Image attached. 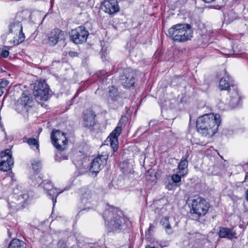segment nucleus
Listing matches in <instances>:
<instances>
[{
	"label": "nucleus",
	"instance_id": "nucleus-1",
	"mask_svg": "<svg viewBox=\"0 0 248 248\" xmlns=\"http://www.w3.org/2000/svg\"><path fill=\"white\" fill-rule=\"evenodd\" d=\"M220 123L221 119L219 114H205L198 118L196 127L198 132L202 136L211 137L217 132Z\"/></svg>",
	"mask_w": 248,
	"mask_h": 248
},
{
	"label": "nucleus",
	"instance_id": "nucleus-2",
	"mask_svg": "<svg viewBox=\"0 0 248 248\" xmlns=\"http://www.w3.org/2000/svg\"><path fill=\"white\" fill-rule=\"evenodd\" d=\"M103 218L108 229L112 232H119L124 229L125 224L128 222L121 211L113 207L108 208L105 211Z\"/></svg>",
	"mask_w": 248,
	"mask_h": 248
},
{
	"label": "nucleus",
	"instance_id": "nucleus-3",
	"mask_svg": "<svg viewBox=\"0 0 248 248\" xmlns=\"http://www.w3.org/2000/svg\"><path fill=\"white\" fill-rule=\"evenodd\" d=\"M24 20L23 12H18L16 16L9 20L8 25V33L9 34L14 35L13 44L17 45L22 43L25 39V36L23 32L22 22Z\"/></svg>",
	"mask_w": 248,
	"mask_h": 248
},
{
	"label": "nucleus",
	"instance_id": "nucleus-4",
	"mask_svg": "<svg viewBox=\"0 0 248 248\" xmlns=\"http://www.w3.org/2000/svg\"><path fill=\"white\" fill-rule=\"evenodd\" d=\"M193 31L191 26L186 24H177L170 28L167 35L173 41L185 42L191 40Z\"/></svg>",
	"mask_w": 248,
	"mask_h": 248
},
{
	"label": "nucleus",
	"instance_id": "nucleus-5",
	"mask_svg": "<svg viewBox=\"0 0 248 248\" xmlns=\"http://www.w3.org/2000/svg\"><path fill=\"white\" fill-rule=\"evenodd\" d=\"M209 208V203L202 197L192 199L191 203L190 212L198 217L205 216Z\"/></svg>",
	"mask_w": 248,
	"mask_h": 248
},
{
	"label": "nucleus",
	"instance_id": "nucleus-6",
	"mask_svg": "<svg viewBox=\"0 0 248 248\" xmlns=\"http://www.w3.org/2000/svg\"><path fill=\"white\" fill-rule=\"evenodd\" d=\"M33 93L37 101H46L49 97L50 89L45 81H36L34 83Z\"/></svg>",
	"mask_w": 248,
	"mask_h": 248
},
{
	"label": "nucleus",
	"instance_id": "nucleus-7",
	"mask_svg": "<svg viewBox=\"0 0 248 248\" xmlns=\"http://www.w3.org/2000/svg\"><path fill=\"white\" fill-rule=\"evenodd\" d=\"M32 105L31 97L27 92H24L17 100L15 105V109L18 113L24 114L29 111Z\"/></svg>",
	"mask_w": 248,
	"mask_h": 248
},
{
	"label": "nucleus",
	"instance_id": "nucleus-8",
	"mask_svg": "<svg viewBox=\"0 0 248 248\" xmlns=\"http://www.w3.org/2000/svg\"><path fill=\"white\" fill-rule=\"evenodd\" d=\"M51 139L53 145L59 151H63L68 142L65 134L59 130L53 129L51 133Z\"/></svg>",
	"mask_w": 248,
	"mask_h": 248
},
{
	"label": "nucleus",
	"instance_id": "nucleus-9",
	"mask_svg": "<svg viewBox=\"0 0 248 248\" xmlns=\"http://www.w3.org/2000/svg\"><path fill=\"white\" fill-rule=\"evenodd\" d=\"M89 34L88 31L84 27L79 26L71 31L70 37L75 44H81L86 42Z\"/></svg>",
	"mask_w": 248,
	"mask_h": 248
},
{
	"label": "nucleus",
	"instance_id": "nucleus-10",
	"mask_svg": "<svg viewBox=\"0 0 248 248\" xmlns=\"http://www.w3.org/2000/svg\"><path fill=\"white\" fill-rule=\"evenodd\" d=\"M120 80L123 86L130 88L133 86L135 83V73L130 68L124 69L123 74L121 75Z\"/></svg>",
	"mask_w": 248,
	"mask_h": 248
},
{
	"label": "nucleus",
	"instance_id": "nucleus-11",
	"mask_svg": "<svg viewBox=\"0 0 248 248\" xmlns=\"http://www.w3.org/2000/svg\"><path fill=\"white\" fill-rule=\"evenodd\" d=\"M41 186L46 190L47 195L49 198L53 201V206L57 202V197L63 190L59 191V190L54 187L51 182L48 180H44L41 184Z\"/></svg>",
	"mask_w": 248,
	"mask_h": 248
},
{
	"label": "nucleus",
	"instance_id": "nucleus-12",
	"mask_svg": "<svg viewBox=\"0 0 248 248\" xmlns=\"http://www.w3.org/2000/svg\"><path fill=\"white\" fill-rule=\"evenodd\" d=\"M108 104L113 109H116L122 105L118 89L113 86L109 88Z\"/></svg>",
	"mask_w": 248,
	"mask_h": 248
},
{
	"label": "nucleus",
	"instance_id": "nucleus-13",
	"mask_svg": "<svg viewBox=\"0 0 248 248\" xmlns=\"http://www.w3.org/2000/svg\"><path fill=\"white\" fill-rule=\"evenodd\" d=\"M100 9L109 15H113L119 10L116 0H105L100 5Z\"/></svg>",
	"mask_w": 248,
	"mask_h": 248
},
{
	"label": "nucleus",
	"instance_id": "nucleus-14",
	"mask_svg": "<svg viewBox=\"0 0 248 248\" xmlns=\"http://www.w3.org/2000/svg\"><path fill=\"white\" fill-rule=\"evenodd\" d=\"M65 38L64 32L57 28L51 31L48 36V43L51 46H55L57 43Z\"/></svg>",
	"mask_w": 248,
	"mask_h": 248
},
{
	"label": "nucleus",
	"instance_id": "nucleus-15",
	"mask_svg": "<svg viewBox=\"0 0 248 248\" xmlns=\"http://www.w3.org/2000/svg\"><path fill=\"white\" fill-rule=\"evenodd\" d=\"M118 124L117 126L108 137L107 140L109 142L113 150L115 152L117 150L118 145V137L122 132L121 126Z\"/></svg>",
	"mask_w": 248,
	"mask_h": 248
},
{
	"label": "nucleus",
	"instance_id": "nucleus-16",
	"mask_svg": "<svg viewBox=\"0 0 248 248\" xmlns=\"http://www.w3.org/2000/svg\"><path fill=\"white\" fill-rule=\"evenodd\" d=\"M103 156H98L94 158L92 162L91 165L90 167V171L93 173L95 174L98 173L102 168L103 167L106 163V159L103 158L102 159Z\"/></svg>",
	"mask_w": 248,
	"mask_h": 248
},
{
	"label": "nucleus",
	"instance_id": "nucleus-17",
	"mask_svg": "<svg viewBox=\"0 0 248 248\" xmlns=\"http://www.w3.org/2000/svg\"><path fill=\"white\" fill-rule=\"evenodd\" d=\"M95 114L91 109H87L83 117V124L85 127L90 128L95 124Z\"/></svg>",
	"mask_w": 248,
	"mask_h": 248
},
{
	"label": "nucleus",
	"instance_id": "nucleus-18",
	"mask_svg": "<svg viewBox=\"0 0 248 248\" xmlns=\"http://www.w3.org/2000/svg\"><path fill=\"white\" fill-rule=\"evenodd\" d=\"M218 235L220 238H225L230 240L233 238H237L235 231L229 228L220 227Z\"/></svg>",
	"mask_w": 248,
	"mask_h": 248
},
{
	"label": "nucleus",
	"instance_id": "nucleus-19",
	"mask_svg": "<svg viewBox=\"0 0 248 248\" xmlns=\"http://www.w3.org/2000/svg\"><path fill=\"white\" fill-rule=\"evenodd\" d=\"M232 89H230L229 93H230V105L231 108H234L237 106L240 101V96L238 93V91L232 86Z\"/></svg>",
	"mask_w": 248,
	"mask_h": 248
},
{
	"label": "nucleus",
	"instance_id": "nucleus-20",
	"mask_svg": "<svg viewBox=\"0 0 248 248\" xmlns=\"http://www.w3.org/2000/svg\"><path fill=\"white\" fill-rule=\"evenodd\" d=\"M188 156L189 155L187 153L182 157L178 165V171L177 173L183 176H184L187 173L188 161L187 160V158Z\"/></svg>",
	"mask_w": 248,
	"mask_h": 248
},
{
	"label": "nucleus",
	"instance_id": "nucleus-21",
	"mask_svg": "<svg viewBox=\"0 0 248 248\" xmlns=\"http://www.w3.org/2000/svg\"><path fill=\"white\" fill-rule=\"evenodd\" d=\"M29 198V194L28 192L26 191L24 193L17 195L18 203L16 205H12L9 204L10 208H13V211H17L20 206H23V204L27 202ZM14 204H16L15 203Z\"/></svg>",
	"mask_w": 248,
	"mask_h": 248
},
{
	"label": "nucleus",
	"instance_id": "nucleus-22",
	"mask_svg": "<svg viewBox=\"0 0 248 248\" xmlns=\"http://www.w3.org/2000/svg\"><path fill=\"white\" fill-rule=\"evenodd\" d=\"M10 160H14L11 149H7L0 153V166H2L3 169L4 168V166L2 163ZM6 167H5V169H6Z\"/></svg>",
	"mask_w": 248,
	"mask_h": 248
},
{
	"label": "nucleus",
	"instance_id": "nucleus-23",
	"mask_svg": "<svg viewBox=\"0 0 248 248\" xmlns=\"http://www.w3.org/2000/svg\"><path fill=\"white\" fill-rule=\"evenodd\" d=\"M229 80V76L225 72V77L221 78L219 83V87L221 90H228L229 92L230 91L231 88H230Z\"/></svg>",
	"mask_w": 248,
	"mask_h": 248
},
{
	"label": "nucleus",
	"instance_id": "nucleus-24",
	"mask_svg": "<svg viewBox=\"0 0 248 248\" xmlns=\"http://www.w3.org/2000/svg\"><path fill=\"white\" fill-rule=\"evenodd\" d=\"M7 248H27L26 244L18 239H14L9 243Z\"/></svg>",
	"mask_w": 248,
	"mask_h": 248
},
{
	"label": "nucleus",
	"instance_id": "nucleus-25",
	"mask_svg": "<svg viewBox=\"0 0 248 248\" xmlns=\"http://www.w3.org/2000/svg\"><path fill=\"white\" fill-rule=\"evenodd\" d=\"M120 166L123 173L127 174L131 172V168L130 167V165L127 162H123L120 163Z\"/></svg>",
	"mask_w": 248,
	"mask_h": 248
},
{
	"label": "nucleus",
	"instance_id": "nucleus-26",
	"mask_svg": "<svg viewBox=\"0 0 248 248\" xmlns=\"http://www.w3.org/2000/svg\"><path fill=\"white\" fill-rule=\"evenodd\" d=\"M3 165L4 166V168L7 167L6 169L2 168V166H0V170L6 171L9 170H11L12 168V167L14 166V160H10V161L8 162L4 161V163H2Z\"/></svg>",
	"mask_w": 248,
	"mask_h": 248
},
{
	"label": "nucleus",
	"instance_id": "nucleus-27",
	"mask_svg": "<svg viewBox=\"0 0 248 248\" xmlns=\"http://www.w3.org/2000/svg\"><path fill=\"white\" fill-rule=\"evenodd\" d=\"M28 144L31 147H35L36 149H39V142L37 140L34 138H31L28 139L27 140Z\"/></svg>",
	"mask_w": 248,
	"mask_h": 248
},
{
	"label": "nucleus",
	"instance_id": "nucleus-28",
	"mask_svg": "<svg viewBox=\"0 0 248 248\" xmlns=\"http://www.w3.org/2000/svg\"><path fill=\"white\" fill-rule=\"evenodd\" d=\"M9 83V81L5 79L0 81V96L4 93Z\"/></svg>",
	"mask_w": 248,
	"mask_h": 248
},
{
	"label": "nucleus",
	"instance_id": "nucleus-29",
	"mask_svg": "<svg viewBox=\"0 0 248 248\" xmlns=\"http://www.w3.org/2000/svg\"><path fill=\"white\" fill-rule=\"evenodd\" d=\"M32 167L33 170L36 172H39L41 169L42 164L40 160H33L32 162Z\"/></svg>",
	"mask_w": 248,
	"mask_h": 248
},
{
	"label": "nucleus",
	"instance_id": "nucleus-30",
	"mask_svg": "<svg viewBox=\"0 0 248 248\" xmlns=\"http://www.w3.org/2000/svg\"><path fill=\"white\" fill-rule=\"evenodd\" d=\"M62 151H59L56 154L55 159L56 161L60 162L63 160H66L68 159V156L65 155H62L61 153Z\"/></svg>",
	"mask_w": 248,
	"mask_h": 248
},
{
	"label": "nucleus",
	"instance_id": "nucleus-31",
	"mask_svg": "<svg viewBox=\"0 0 248 248\" xmlns=\"http://www.w3.org/2000/svg\"><path fill=\"white\" fill-rule=\"evenodd\" d=\"M181 176L179 173L173 174L171 176V180L173 183H178L181 182Z\"/></svg>",
	"mask_w": 248,
	"mask_h": 248
},
{
	"label": "nucleus",
	"instance_id": "nucleus-32",
	"mask_svg": "<svg viewBox=\"0 0 248 248\" xmlns=\"http://www.w3.org/2000/svg\"><path fill=\"white\" fill-rule=\"evenodd\" d=\"M9 54V51L5 49H2L0 52V56L3 58H7Z\"/></svg>",
	"mask_w": 248,
	"mask_h": 248
},
{
	"label": "nucleus",
	"instance_id": "nucleus-33",
	"mask_svg": "<svg viewBox=\"0 0 248 248\" xmlns=\"http://www.w3.org/2000/svg\"><path fill=\"white\" fill-rule=\"evenodd\" d=\"M58 248H68L67 247L66 243L62 240H60L58 243Z\"/></svg>",
	"mask_w": 248,
	"mask_h": 248
},
{
	"label": "nucleus",
	"instance_id": "nucleus-34",
	"mask_svg": "<svg viewBox=\"0 0 248 248\" xmlns=\"http://www.w3.org/2000/svg\"><path fill=\"white\" fill-rule=\"evenodd\" d=\"M167 232L169 234H172L173 232V231L171 229V226L170 224H167L166 226H165L164 227Z\"/></svg>",
	"mask_w": 248,
	"mask_h": 248
},
{
	"label": "nucleus",
	"instance_id": "nucleus-35",
	"mask_svg": "<svg viewBox=\"0 0 248 248\" xmlns=\"http://www.w3.org/2000/svg\"><path fill=\"white\" fill-rule=\"evenodd\" d=\"M161 223H162V225L163 226V227H164L165 226H166L167 224H169V218L167 217H163L161 219Z\"/></svg>",
	"mask_w": 248,
	"mask_h": 248
},
{
	"label": "nucleus",
	"instance_id": "nucleus-36",
	"mask_svg": "<svg viewBox=\"0 0 248 248\" xmlns=\"http://www.w3.org/2000/svg\"><path fill=\"white\" fill-rule=\"evenodd\" d=\"M107 74L105 70H101L99 73H97V75L100 77V78H103V77L105 76V75Z\"/></svg>",
	"mask_w": 248,
	"mask_h": 248
},
{
	"label": "nucleus",
	"instance_id": "nucleus-37",
	"mask_svg": "<svg viewBox=\"0 0 248 248\" xmlns=\"http://www.w3.org/2000/svg\"><path fill=\"white\" fill-rule=\"evenodd\" d=\"M69 55L71 57H76L78 56V53L71 51L69 52Z\"/></svg>",
	"mask_w": 248,
	"mask_h": 248
},
{
	"label": "nucleus",
	"instance_id": "nucleus-38",
	"mask_svg": "<svg viewBox=\"0 0 248 248\" xmlns=\"http://www.w3.org/2000/svg\"><path fill=\"white\" fill-rule=\"evenodd\" d=\"M204 1L207 3H210L214 1L215 0H203Z\"/></svg>",
	"mask_w": 248,
	"mask_h": 248
},
{
	"label": "nucleus",
	"instance_id": "nucleus-39",
	"mask_svg": "<svg viewBox=\"0 0 248 248\" xmlns=\"http://www.w3.org/2000/svg\"><path fill=\"white\" fill-rule=\"evenodd\" d=\"M245 179H248V172L246 175Z\"/></svg>",
	"mask_w": 248,
	"mask_h": 248
},
{
	"label": "nucleus",
	"instance_id": "nucleus-40",
	"mask_svg": "<svg viewBox=\"0 0 248 248\" xmlns=\"http://www.w3.org/2000/svg\"><path fill=\"white\" fill-rule=\"evenodd\" d=\"M10 176H11V177H12L14 176V173H11L10 174Z\"/></svg>",
	"mask_w": 248,
	"mask_h": 248
},
{
	"label": "nucleus",
	"instance_id": "nucleus-41",
	"mask_svg": "<svg viewBox=\"0 0 248 248\" xmlns=\"http://www.w3.org/2000/svg\"><path fill=\"white\" fill-rule=\"evenodd\" d=\"M78 95V93L77 92V93H76V94H75V97L77 96Z\"/></svg>",
	"mask_w": 248,
	"mask_h": 248
},
{
	"label": "nucleus",
	"instance_id": "nucleus-42",
	"mask_svg": "<svg viewBox=\"0 0 248 248\" xmlns=\"http://www.w3.org/2000/svg\"><path fill=\"white\" fill-rule=\"evenodd\" d=\"M8 233H9V236H10V235H11V234H10V232H8Z\"/></svg>",
	"mask_w": 248,
	"mask_h": 248
}]
</instances>
